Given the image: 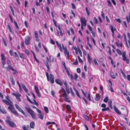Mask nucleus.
Segmentation results:
<instances>
[{"mask_svg":"<svg viewBox=\"0 0 130 130\" xmlns=\"http://www.w3.org/2000/svg\"><path fill=\"white\" fill-rule=\"evenodd\" d=\"M6 99L7 100H2V101L4 103L7 105H9L8 109L13 113L14 114L18 116L19 114L17 111H15L13 108L12 102L10 100L8 96H7L6 97Z\"/></svg>","mask_w":130,"mask_h":130,"instance_id":"nucleus-1","label":"nucleus"},{"mask_svg":"<svg viewBox=\"0 0 130 130\" xmlns=\"http://www.w3.org/2000/svg\"><path fill=\"white\" fill-rule=\"evenodd\" d=\"M7 120L5 121L6 123L10 127H14L16 126V125L14 123L10 121V117L7 116L6 117Z\"/></svg>","mask_w":130,"mask_h":130,"instance_id":"nucleus-2","label":"nucleus"},{"mask_svg":"<svg viewBox=\"0 0 130 130\" xmlns=\"http://www.w3.org/2000/svg\"><path fill=\"white\" fill-rule=\"evenodd\" d=\"M25 108L27 112L34 119H36V116L34 111L31 110L29 107H25Z\"/></svg>","mask_w":130,"mask_h":130,"instance_id":"nucleus-3","label":"nucleus"},{"mask_svg":"<svg viewBox=\"0 0 130 130\" xmlns=\"http://www.w3.org/2000/svg\"><path fill=\"white\" fill-rule=\"evenodd\" d=\"M62 94L63 95L64 101L70 103L71 101L70 99L67 96V94L66 93L65 90L63 88L62 89Z\"/></svg>","mask_w":130,"mask_h":130,"instance_id":"nucleus-4","label":"nucleus"},{"mask_svg":"<svg viewBox=\"0 0 130 130\" xmlns=\"http://www.w3.org/2000/svg\"><path fill=\"white\" fill-rule=\"evenodd\" d=\"M31 93L34 97V98L33 99V101L34 103L33 102L31 101L29 99V97L27 95H26V96L27 100L30 102V103H31L32 104H35L36 105H39L38 103L36 101V100H35L36 96L32 92H31Z\"/></svg>","mask_w":130,"mask_h":130,"instance_id":"nucleus-5","label":"nucleus"},{"mask_svg":"<svg viewBox=\"0 0 130 130\" xmlns=\"http://www.w3.org/2000/svg\"><path fill=\"white\" fill-rule=\"evenodd\" d=\"M46 75L47 78V79L48 81L50 80L51 83L52 84L54 83V76L53 74H50L49 76V78L48 73L47 72H46Z\"/></svg>","mask_w":130,"mask_h":130,"instance_id":"nucleus-6","label":"nucleus"},{"mask_svg":"<svg viewBox=\"0 0 130 130\" xmlns=\"http://www.w3.org/2000/svg\"><path fill=\"white\" fill-rule=\"evenodd\" d=\"M7 71H8V69L10 70H11L13 72V75L16 74L18 73V72L15 70L13 67L12 66L11 64H9L8 65V67H7L5 68Z\"/></svg>","mask_w":130,"mask_h":130,"instance_id":"nucleus-7","label":"nucleus"},{"mask_svg":"<svg viewBox=\"0 0 130 130\" xmlns=\"http://www.w3.org/2000/svg\"><path fill=\"white\" fill-rule=\"evenodd\" d=\"M126 53L125 51H124L122 54V57L123 60L126 62L127 64H128L129 62V58L126 56Z\"/></svg>","mask_w":130,"mask_h":130,"instance_id":"nucleus-8","label":"nucleus"},{"mask_svg":"<svg viewBox=\"0 0 130 130\" xmlns=\"http://www.w3.org/2000/svg\"><path fill=\"white\" fill-rule=\"evenodd\" d=\"M12 95L15 96L16 99L19 102H20L21 101L20 97L21 96L20 93H12Z\"/></svg>","mask_w":130,"mask_h":130,"instance_id":"nucleus-9","label":"nucleus"},{"mask_svg":"<svg viewBox=\"0 0 130 130\" xmlns=\"http://www.w3.org/2000/svg\"><path fill=\"white\" fill-rule=\"evenodd\" d=\"M80 21L81 23V25H84L85 26L86 25V20L85 18H83L81 17L80 18Z\"/></svg>","mask_w":130,"mask_h":130,"instance_id":"nucleus-10","label":"nucleus"},{"mask_svg":"<svg viewBox=\"0 0 130 130\" xmlns=\"http://www.w3.org/2000/svg\"><path fill=\"white\" fill-rule=\"evenodd\" d=\"M30 38L29 36H27L25 38V43L26 45H28L30 42Z\"/></svg>","mask_w":130,"mask_h":130,"instance_id":"nucleus-11","label":"nucleus"},{"mask_svg":"<svg viewBox=\"0 0 130 130\" xmlns=\"http://www.w3.org/2000/svg\"><path fill=\"white\" fill-rule=\"evenodd\" d=\"M15 106L16 108L20 112H21L23 115H24L25 113L22 109L20 108L19 106L17 104H15Z\"/></svg>","mask_w":130,"mask_h":130,"instance_id":"nucleus-12","label":"nucleus"},{"mask_svg":"<svg viewBox=\"0 0 130 130\" xmlns=\"http://www.w3.org/2000/svg\"><path fill=\"white\" fill-rule=\"evenodd\" d=\"M62 47L63 49L64 50V53L65 54L67 55L68 58L69 56V52L67 50V49L66 47H64L63 45H62Z\"/></svg>","mask_w":130,"mask_h":130,"instance_id":"nucleus-13","label":"nucleus"},{"mask_svg":"<svg viewBox=\"0 0 130 130\" xmlns=\"http://www.w3.org/2000/svg\"><path fill=\"white\" fill-rule=\"evenodd\" d=\"M0 112L3 114H6L7 113V111L5 108H1V106H0Z\"/></svg>","mask_w":130,"mask_h":130,"instance_id":"nucleus-14","label":"nucleus"},{"mask_svg":"<svg viewBox=\"0 0 130 130\" xmlns=\"http://www.w3.org/2000/svg\"><path fill=\"white\" fill-rule=\"evenodd\" d=\"M38 112L39 113V114L38 115V117L41 119H43V113H42L40 110V112Z\"/></svg>","mask_w":130,"mask_h":130,"instance_id":"nucleus-15","label":"nucleus"},{"mask_svg":"<svg viewBox=\"0 0 130 130\" xmlns=\"http://www.w3.org/2000/svg\"><path fill=\"white\" fill-rule=\"evenodd\" d=\"M34 33L35 35V36L36 38V42H39V39L38 37V35L37 32L36 31H35Z\"/></svg>","mask_w":130,"mask_h":130,"instance_id":"nucleus-16","label":"nucleus"},{"mask_svg":"<svg viewBox=\"0 0 130 130\" xmlns=\"http://www.w3.org/2000/svg\"><path fill=\"white\" fill-rule=\"evenodd\" d=\"M35 124L34 121H32L30 123L29 127L31 128L34 129L35 128Z\"/></svg>","mask_w":130,"mask_h":130,"instance_id":"nucleus-17","label":"nucleus"},{"mask_svg":"<svg viewBox=\"0 0 130 130\" xmlns=\"http://www.w3.org/2000/svg\"><path fill=\"white\" fill-rule=\"evenodd\" d=\"M113 108L115 112L119 115H120L121 114V112L115 106H113Z\"/></svg>","mask_w":130,"mask_h":130,"instance_id":"nucleus-18","label":"nucleus"},{"mask_svg":"<svg viewBox=\"0 0 130 130\" xmlns=\"http://www.w3.org/2000/svg\"><path fill=\"white\" fill-rule=\"evenodd\" d=\"M70 77L71 79H75L76 80L77 78L78 77V76L76 73H75L74 74V77L72 74L70 75Z\"/></svg>","mask_w":130,"mask_h":130,"instance_id":"nucleus-19","label":"nucleus"},{"mask_svg":"<svg viewBox=\"0 0 130 130\" xmlns=\"http://www.w3.org/2000/svg\"><path fill=\"white\" fill-rule=\"evenodd\" d=\"M23 128L24 130H30L29 126V125H24L23 126Z\"/></svg>","mask_w":130,"mask_h":130,"instance_id":"nucleus-20","label":"nucleus"},{"mask_svg":"<svg viewBox=\"0 0 130 130\" xmlns=\"http://www.w3.org/2000/svg\"><path fill=\"white\" fill-rule=\"evenodd\" d=\"M55 81L57 84L61 86L62 83L60 80L58 79H56L55 80Z\"/></svg>","mask_w":130,"mask_h":130,"instance_id":"nucleus-21","label":"nucleus"},{"mask_svg":"<svg viewBox=\"0 0 130 130\" xmlns=\"http://www.w3.org/2000/svg\"><path fill=\"white\" fill-rule=\"evenodd\" d=\"M73 89L75 91L76 93V95H77V96L78 97H79L80 99H81V97L79 95V93L78 91L75 88H73Z\"/></svg>","mask_w":130,"mask_h":130,"instance_id":"nucleus-22","label":"nucleus"},{"mask_svg":"<svg viewBox=\"0 0 130 130\" xmlns=\"http://www.w3.org/2000/svg\"><path fill=\"white\" fill-rule=\"evenodd\" d=\"M56 43L57 46L59 48L60 51H62V49L61 47V44H59L57 41L56 42Z\"/></svg>","mask_w":130,"mask_h":130,"instance_id":"nucleus-23","label":"nucleus"},{"mask_svg":"<svg viewBox=\"0 0 130 130\" xmlns=\"http://www.w3.org/2000/svg\"><path fill=\"white\" fill-rule=\"evenodd\" d=\"M110 27L111 31L112 34V35L113 36L114 33V31H115L116 29L115 28L114 29H113V26L112 25H110Z\"/></svg>","mask_w":130,"mask_h":130,"instance_id":"nucleus-24","label":"nucleus"},{"mask_svg":"<svg viewBox=\"0 0 130 130\" xmlns=\"http://www.w3.org/2000/svg\"><path fill=\"white\" fill-rule=\"evenodd\" d=\"M110 75L111 77L113 79H115L116 78L115 76L114 75V73L112 72H110Z\"/></svg>","mask_w":130,"mask_h":130,"instance_id":"nucleus-25","label":"nucleus"},{"mask_svg":"<svg viewBox=\"0 0 130 130\" xmlns=\"http://www.w3.org/2000/svg\"><path fill=\"white\" fill-rule=\"evenodd\" d=\"M123 36H124V41H125V42L126 44V45L127 46V47H129V46H128V44L127 43V40L126 39V35L125 34V33L124 34Z\"/></svg>","mask_w":130,"mask_h":130,"instance_id":"nucleus-26","label":"nucleus"},{"mask_svg":"<svg viewBox=\"0 0 130 130\" xmlns=\"http://www.w3.org/2000/svg\"><path fill=\"white\" fill-rule=\"evenodd\" d=\"M87 59L88 60V61L89 63L90 64H91V60L90 59V57L89 55V54H87Z\"/></svg>","mask_w":130,"mask_h":130,"instance_id":"nucleus-27","label":"nucleus"},{"mask_svg":"<svg viewBox=\"0 0 130 130\" xmlns=\"http://www.w3.org/2000/svg\"><path fill=\"white\" fill-rule=\"evenodd\" d=\"M126 18L127 22H130V13H129L128 16H126Z\"/></svg>","mask_w":130,"mask_h":130,"instance_id":"nucleus-28","label":"nucleus"},{"mask_svg":"<svg viewBox=\"0 0 130 130\" xmlns=\"http://www.w3.org/2000/svg\"><path fill=\"white\" fill-rule=\"evenodd\" d=\"M66 108L67 110L68 111H70L71 110V107L69 105H67L66 106Z\"/></svg>","mask_w":130,"mask_h":130,"instance_id":"nucleus-29","label":"nucleus"},{"mask_svg":"<svg viewBox=\"0 0 130 130\" xmlns=\"http://www.w3.org/2000/svg\"><path fill=\"white\" fill-rule=\"evenodd\" d=\"M83 117L86 120H87L88 121H89V118L87 115H83Z\"/></svg>","mask_w":130,"mask_h":130,"instance_id":"nucleus-30","label":"nucleus"},{"mask_svg":"<svg viewBox=\"0 0 130 130\" xmlns=\"http://www.w3.org/2000/svg\"><path fill=\"white\" fill-rule=\"evenodd\" d=\"M1 60L2 63L3 65L2 68H5V67L4 66L6 64V62H5V60Z\"/></svg>","mask_w":130,"mask_h":130,"instance_id":"nucleus-31","label":"nucleus"},{"mask_svg":"<svg viewBox=\"0 0 130 130\" xmlns=\"http://www.w3.org/2000/svg\"><path fill=\"white\" fill-rule=\"evenodd\" d=\"M100 96L99 94H98L96 95V97L95 98V99L96 101L99 100L100 98Z\"/></svg>","mask_w":130,"mask_h":130,"instance_id":"nucleus-32","label":"nucleus"},{"mask_svg":"<svg viewBox=\"0 0 130 130\" xmlns=\"http://www.w3.org/2000/svg\"><path fill=\"white\" fill-rule=\"evenodd\" d=\"M116 51L118 54L120 55H122L121 52L120 50L117 49L116 50Z\"/></svg>","mask_w":130,"mask_h":130,"instance_id":"nucleus-33","label":"nucleus"},{"mask_svg":"<svg viewBox=\"0 0 130 130\" xmlns=\"http://www.w3.org/2000/svg\"><path fill=\"white\" fill-rule=\"evenodd\" d=\"M10 80L12 84L13 85H14L15 84V81L13 79V77L11 78L10 79Z\"/></svg>","mask_w":130,"mask_h":130,"instance_id":"nucleus-34","label":"nucleus"},{"mask_svg":"<svg viewBox=\"0 0 130 130\" xmlns=\"http://www.w3.org/2000/svg\"><path fill=\"white\" fill-rule=\"evenodd\" d=\"M7 26L9 31L11 32L12 33V31L10 25L9 24H8L7 25Z\"/></svg>","mask_w":130,"mask_h":130,"instance_id":"nucleus-35","label":"nucleus"},{"mask_svg":"<svg viewBox=\"0 0 130 130\" xmlns=\"http://www.w3.org/2000/svg\"><path fill=\"white\" fill-rule=\"evenodd\" d=\"M109 109V107H107L105 108H102V110L103 111H104L107 110H108Z\"/></svg>","mask_w":130,"mask_h":130,"instance_id":"nucleus-36","label":"nucleus"},{"mask_svg":"<svg viewBox=\"0 0 130 130\" xmlns=\"http://www.w3.org/2000/svg\"><path fill=\"white\" fill-rule=\"evenodd\" d=\"M78 52H79V53L80 56L81 57H82V53L81 51L80 50V49H79V48H78Z\"/></svg>","mask_w":130,"mask_h":130,"instance_id":"nucleus-37","label":"nucleus"},{"mask_svg":"<svg viewBox=\"0 0 130 130\" xmlns=\"http://www.w3.org/2000/svg\"><path fill=\"white\" fill-rule=\"evenodd\" d=\"M55 124V123L54 122H48L46 123L47 125H49L50 124Z\"/></svg>","mask_w":130,"mask_h":130,"instance_id":"nucleus-38","label":"nucleus"},{"mask_svg":"<svg viewBox=\"0 0 130 130\" xmlns=\"http://www.w3.org/2000/svg\"><path fill=\"white\" fill-rule=\"evenodd\" d=\"M1 60H5L6 58L5 57L4 55L3 54H2L1 55Z\"/></svg>","mask_w":130,"mask_h":130,"instance_id":"nucleus-39","label":"nucleus"},{"mask_svg":"<svg viewBox=\"0 0 130 130\" xmlns=\"http://www.w3.org/2000/svg\"><path fill=\"white\" fill-rule=\"evenodd\" d=\"M109 90L112 92H114V91L112 88V86L109 85Z\"/></svg>","mask_w":130,"mask_h":130,"instance_id":"nucleus-40","label":"nucleus"},{"mask_svg":"<svg viewBox=\"0 0 130 130\" xmlns=\"http://www.w3.org/2000/svg\"><path fill=\"white\" fill-rule=\"evenodd\" d=\"M44 109L46 113H48V108L47 107H44Z\"/></svg>","mask_w":130,"mask_h":130,"instance_id":"nucleus-41","label":"nucleus"},{"mask_svg":"<svg viewBox=\"0 0 130 130\" xmlns=\"http://www.w3.org/2000/svg\"><path fill=\"white\" fill-rule=\"evenodd\" d=\"M108 100V98L107 97H106L104 99L103 101L105 103H107Z\"/></svg>","mask_w":130,"mask_h":130,"instance_id":"nucleus-42","label":"nucleus"},{"mask_svg":"<svg viewBox=\"0 0 130 130\" xmlns=\"http://www.w3.org/2000/svg\"><path fill=\"white\" fill-rule=\"evenodd\" d=\"M45 65L47 68V71H48L49 69V66L48 64V62H47L46 63H45Z\"/></svg>","mask_w":130,"mask_h":130,"instance_id":"nucleus-43","label":"nucleus"},{"mask_svg":"<svg viewBox=\"0 0 130 130\" xmlns=\"http://www.w3.org/2000/svg\"><path fill=\"white\" fill-rule=\"evenodd\" d=\"M85 9H86V10L87 12V14L88 16H89L90 15V12L88 10V7H86V8Z\"/></svg>","mask_w":130,"mask_h":130,"instance_id":"nucleus-44","label":"nucleus"},{"mask_svg":"<svg viewBox=\"0 0 130 130\" xmlns=\"http://www.w3.org/2000/svg\"><path fill=\"white\" fill-rule=\"evenodd\" d=\"M25 52L27 54L28 56H29V52L28 50H25Z\"/></svg>","mask_w":130,"mask_h":130,"instance_id":"nucleus-45","label":"nucleus"},{"mask_svg":"<svg viewBox=\"0 0 130 130\" xmlns=\"http://www.w3.org/2000/svg\"><path fill=\"white\" fill-rule=\"evenodd\" d=\"M70 90H71V94L74 97L75 96V93L73 92V91L72 90V89L71 88Z\"/></svg>","mask_w":130,"mask_h":130,"instance_id":"nucleus-46","label":"nucleus"},{"mask_svg":"<svg viewBox=\"0 0 130 130\" xmlns=\"http://www.w3.org/2000/svg\"><path fill=\"white\" fill-rule=\"evenodd\" d=\"M35 91L36 92H37L39 91L38 88L36 85L35 86Z\"/></svg>","mask_w":130,"mask_h":130,"instance_id":"nucleus-47","label":"nucleus"},{"mask_svg":"<svg viewBox=\"0 0 130 130\" xmlns=\"http://www.w3.org/2000/svg\"><path fill=\"white\" fill-rule=\"evenodd\" d=\"M50 61L53 62L54 61V58L53 56H51L50 58Z\"/></svg>","mask_w":130,"mask_h":130,"instance_id":"nucleus-48","label":"nucleus"},{"mask_svg":"<svg viewBox=\"0 0 130 130\" xmlns=\"http://www.w3.org/2000/svg\"><path fill=\"white\" fill-rule=\"evenodd\" d=\"M32 107L33 108H34V109H36V110H37V111L38 112H40V110H39V109L38 108H36L35 106H32Z\"/></svg>","mask_w":130,"mask_h":130,"instance_id":"nucleus-49","label":"nucleus"},{"mask_svg":"<svg viewBox=\"0 0 130 130\" xmlns=\"http://www.w3.org/2000/svg\"><path fill=\"white\" fill-rule=\"evenodd\" d=\"M14 23L15 24V26L17 28V29H19V27H18V24L17 23V22H16V21H14Z\"/></svg>","mask_w":130,"mask_h":130,"instance_id":"nucleus-50","label":"nucleus"},{"mask_svg":"<svg viewBox=\"0 0 130 130\" xmlns=\"http://www.w3.org/2000/svg\"><path fill=\"white\" fill-rule=\"evenodd\" d=\"M66 91L68 94H69L70 93V91L68 87H66Z\"/></svg>","mask_w":130,"mask_h":130,"instance_id":"nucleus-51","label":"nucleus"},{"mask_svg":"<svg viewBox=\"0 0 130 130\" xmlns=\"http://www.w3.org/2000/svg\"><path fill=\"white\" fill-rule=\"evenodd\" d=\"M93 61L96 65V66L99 65V64H98V63L97 62V61H96V60L95 59H94L93 60Z\"/></svg>","mask_w":130,"mask_h":130,"instance_id":"nucleus-52","label":"nucleus"},{"mask_svg":"<svg viewBox=\"0 0 130 130\" xmlns=\"http://www.w3.org/2000/svg\"><path fill=\"white\" fill-rule=\"evenodd\" d=\"M91 32V33L92 34V35L94 37H95V33L94 32V31L93 30H92L90 31Z\"/></svg>","mask_w":130,"mask_h":130,"instance_id":"nucleus-53","label":"nucleus"},{"mask_svg":"<svg viewBox=\"0 0 130 130\" xmlns=\"http://www.w3.org/2000/svg\"><path fill=\"white\" fill-rule=\"evenodd\" d=\"M3 41L4 43V44L5 46H7V44L6 41L4 38L3 39Z\"/></svg>","mask_w":130,"mask_h":130,"instance_id":"nucleus-54","label":"nucleus"},{"mask_svg":"<svg viewBox=\"0 0 130 130\" xmlns=\"http://www.w3.org/2000/svg\"><path fill=\"white\" fill-rule=\"evenodd\" d=\"M87 98L90 101H91V99L90 98V94L89 93L88 94Z\"/></svg>","mask_w":130,"mask_h":130,"instance_id":"nucleus-55","label":"nucleus"},{"mask_svg":"<svg viewBox=\"0 0 130 130\" xmlns=\"http://www.w3.org/2000/svg\"><path fill=\"white\" fill-rule=\"evenodd\" d=\"M34 47L36 51L37 52H39V50L38 47L36 46H35Z\"/></svg>","mask_w":130,"mask_h":130,"instance_id":"nucleus-56","label":"nucleus"},{"mask_svg":"<svg viewBox=\"0 0 130 130\" xmlns=\"http://www.w3.org/2000/svg\"><path fill=\"white\" fill-rule=\"evenodd\" d=\"M50 42L51 43L53 44H55V42L52 39H50Z\"/></svg>","mask_w":130,"mask_h":130,"instance_id":"nucleus-57","label":"nucleus"},{"mask_svg":"<svg viewBox=\"0 0 130 130\" xmlns=\"http://www.w3.org/2000/svg\"><path fill=\"white\" fill-rule=\"evenodd\" d=\"M53 22L54 23V25L56 27H57V24H56V21L55 20V19H53Z\"/></svg>","mask_w":130,"mask_h":130,"instance_id":"nucleus-58","label":"nucleus"},{"mask_svg":"<svg viewBox=\"0 0 130 130\" xmlns=\"http://www.w3.org/2000/svg\"><path fill=\"white\" fill-rule=\"evenodd\" d=\"M78 59L80 63H82L83 61L81 59L80 57L79 56H78Z\"/></svg>","mask_w":130,"mask_h":130,"instance_id":"nucleus-59","label":"nucleus"},{"mask_svg":"<svg viewBox=\"0 0 130 130\" xmlns=\"http://www.w3.org/2000/svg\"><path fill=\"white\" fill-rule=\"evenodd\" d=\"M101 15L103 17V18L104 19H105V16L104 15V13L103 11H102L101 12Z\"/></svg>","mask_w":130,"mask_h":130,"instance_id":"nucleus-60","label":"nucleus"},{"mask_svg":"<svg viewBox=\"0 0 130 130\" xmlns=\"http://www.w3.org/2000/svg\"><path fill=\"white\" fill-rule=\"evenodd\" d=\"M73 64L75 65H77L78 64V62L77 60H76L73 63Z\"/></svg>","mask_w":130,"mask_h":130,"instance_id":"nucleus-61","label":"nucleus"},{"mask_svg":"<svg viewBox=\"0 0 130 130\" xmlns=\"http://www.w3.org/2000/svg\"><path fill=\"white\" fill-rule=\"evenodd\" d=\"M106 19L107 22H108L109 23L110 22V21L107 16H106Z\"/></svg>","mask_w":130,"mask_h":130,"instance_id":"nucleus-62","label":"nucleus"},{"mask_svg":"<svg viewBox=\"0 0 130 130\" xmlns=\"http://www.w3.org/2000/svg\"><path fill=\"white\" fill-rule=\"evenodd\" d=\"M71 5L72 6V7L73 9H75L76 8V7L75 5L73 3H71Z\"/></svg>","mask_w":130,"mask_h":130,"instance_id":"nucleus-63","label":"nucleus"},{"mask_svg":"<svg viewBox=\"0 0 130 130\" xmlns=\"http://www.w3.org/2000/svg\"><path fill=\"white\" fill-rule=\"evenodd\" d=\"M127 79L129 81H130V75H127Z\"/></svg>","mask_w":130,"mask_h":130,"instance_id":"nucleus-64","label":"nucleus"}]
</instances>
